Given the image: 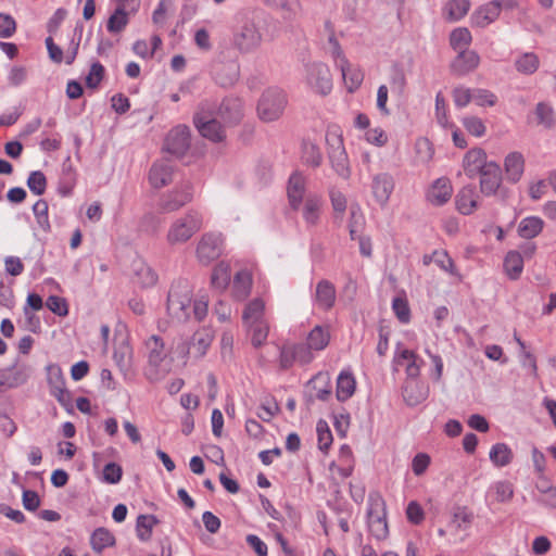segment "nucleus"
<instances>
[{
    "label": "nucleus",
    "mask_w": 556,
    "mask_h": 556,
    "mask_svg": "<svg viewBox=\"0 0 556 556\" xmlns=\"http://www.w3.org/2000/svg\"><path fill=\"white\" fill-rule=\"evenodd\" d=\"M265 304L261 299H254L244 308L242 320L251 336L254 348L263 345L268 337L269 326L264 318Z\"/></svg>",
    "instance_id": "nucleus-1"
},
{
    "label": "nucleus",
    "mask_w": 556,
    "mask_h": 556,
    "mask_svg": "<svg viewBox=\"0 0 556 556\" xmlns=\"http://www.w3.org/2000/svg\"><path fill=\"white\" fill-rule=\"evenodd\" d=\"M192 291L187 281L172 285L167 296V313L176 321L182 323L191 315Z\"/></svg>",
    "instance_id": "nucleus-2"
},
{
    "label": "nucleus",
    "mask_w": 556,
    "mask_h": 556,
    "mask_svg": "<svg viewBox=\"0 0 556 556\" xmlns=\"http://www.w3.org/2000/svg\"><path fill=\"white\" fill-rule=\"evenodd\" d=\"M201 228V214L190 210L170 225L166 236L167 242L172 245L185 243Z\"/></svg>",
    "instance_id": "nucleus-3"
},
{
    "label": "nucleus",
    "mask_w": 556,
    "mask_h": 556,
    "mask_svg": "<svg viewBox=\"0 0 556 556\" xmlns=\"http://www.w3.org/2000/svg\"><path fill=\"white\" fill-rule=\"evenodd\" d=\"M326 143L328 146V157L334 172L343 179H349L351 168L348 154L343 146V139L338 129L329 128L326 132Z\"/></svg>",
    "instance_id": "nucleus-4"
},
{
    "label": "nucleus",
    "mask_w": 556,
    "mask_h": 556,
    "mask_svg": "<svg viewBox=\"0 0 556 556\" xmlns=\"http://www.w3.org/2000/svg\"><path fill=\"white\" fill-rule=\"evenodd\" d=\"M287 105L285 92L277 88H269L263 92L257 104L258 117L266 123L277 121Z\"/></svg>",
    "instance_id": "nucleus-5"
},
{
    "label": "nucleus",
    "mask_w": 556,
    "mask_h": 556,
    "mask_svg": "<svg viewBox=\"0 0 556 556\" xmlns=\"http://www.w3.org/2000/svg\"><path fill=\"white\" fill-rule=\"evenodd\" d=\"M231 42L240 53H250L261 46L262 34L253 21L247 20L236 27Z\"/></svg>",
    "instance_id": "nucleus-6"
},
{
    "label": "nucleus",
    "mask_w": 556,
    "mask_h": 556,
    "mask_svg": "<svg viewBox=\"0 0 556 556\" xmlns=\"http://www.w3.org/2000/svg\"><path fill=\"white\" fill-rule=\"evenodd\" d=\"M144 355L149 363L150 375H156L163 368L169 350L161 336L152 334L144 341Z\"/></svg>",
    "instance_id": "nucleus-7"
},
{
    "label": "nucleus",
    "mask_w": 556,
    "mask_h": 556,
    "mask_svg": "<svg viewBox=\"0 0 556 556\" xmlns=\"http://www.w3.org/2000/svg\"><path fill=\"white\" fill-rule=\"evenodd\" d=\"M306 83L317 93L328 94L332 89V77L329 67L321 62L306 65Z\"/></svg>",
    "instance_id": "nucleus-8"
},
{
    "label": "nucleus",
    "mask_w": 556,
    "mask_h": 556,
    "mask_svg": "<svg viewBox=\"0 0 556 556\" xmlns=\"http://www.w3.org/2000/svg\"><path fill=\"white\" fill-rule=\"evenodd\" d=\"M224 249V240L220 233L206 232L202 235L197 245V258L201 264L208 265L217 260Z\"/></svg>",
    "instance_id": "nucleus-9"
},
{
    "label": "nucleus",
    "mask_w": 556,
    "mask_h": 556,
    "mask_svg": "<svg viewBox=\"0 0 556 556\" xmlns=\"http://www.w3.org/2000/svg\"><path fill=\"white\" fill-rule=\"evenodd\" d=\"M193 197L192 186L190 182H185L178 189L163 194L159 201V208L162 213L176 212L189 202Z\"/></svg>",
    "instance_id": "nucleus-10"
},
{
    "label": "nucleus",
    "mask_w": 556,
    "mask_h": 556,
    "mask_svg": "<svg viewBox=\"0 0 556 556\" xmlns=\"http://www.w3.org/2000/svg\"><path fill=\"white\" fill-rule=\"evenodd\" d=\"M47 381L50 388V394L64 407H68L72 397L65 388V379L59 365L51 364L47 366Z\"/></svg>",
    "instance_id": "nucleus-11"
},
{
    "label": "nucleus",
    "mask_w": 556,
    "mask_h": 556,
    "mask_svg": "<svg viewBox=\"0 0 556 556\" xmlns=\"http://www.w3.org/2000/svg\"><path fill=\"white\" fill-rule=\"evenodd\" d=\"M212 77L220 87L233 86L240 76V66L236 61H216L212 65Z\"/></svg>",
    "instance_id": "nucleus-12"
},
{
    "label": "nucleus",
    "mask_w": 556,
    "mask_h": 556,
    "mask_svg": "<svg viewBox=\"0 0 556 556\" xmlns=\"http://www.w3.org/2000/svg\"><path fill=\"white\" fill-rule=\"evenodd\" d=\"M190 147V129L185 125L173 128L165 140V148L170 154L180 157Z\"/></svg>",
    "instance_id": "nucleus-13"
},
{
    "label": "nucleus",
    "mask_w": 556,
    "mask_h": 556,
    "mask_svg": "<svg viewBox=\"0 0 556 556\" xmlns=\"http://www.w3.org/2000/svg\"><path fill=\"white\" fill-rule=\"evenodd\" d=\"M194 125L199 132L214 142L222 141L225 138V129L220 123L210 115L198 112L193 118Z\"/></svg>",
    "instance_id": "nucleus-14"
},
{
    "label": "nucleus",
    "mask_w": 556,
    "mask_h": 556,
    "mask_svg": "<svg viewBox=\"0 0 556 556\" xmlns=\"http://www.w3.org/2000/svg\"><path fill=\"white\" fill-rule=\"evenodd\" d=\"M480 64V56L475 50H460L451 62L450 68L453 75L458 77L473 72Z\"/></svg>",
    "instance_id": "nucleus-15"
},
{
    "label": "nucleus",
    "mask_w": 556,
    "mask_h": 556,
    "mask_svg": "<svg viewBox=\"0 0 556 556\" xmlns=\"http://www.w3.org/2000/svg\"><path fill=\"white\" fill-rule=\"evenodd\" d=\"M394 190V179L388 173H380L372 177L371 192L380 206H386Z\"/></svg>",
    "instance_id": "nucleus-16"
},
{
    "label": "nucleus",
    "mask_w": 556,
    "mask_h": 556,
    "mask_svg": "<svg viewBox=\"0 0 556 556\" xmlns=\"http://www.w3.org/2000/svg\"><path fill=\"white\" fill-rule=\"evenodd\" d=\"M480 190L485 195L494 194L501 186L502 172L500 166L494 162H489L480 174Z\"/></svg>",
    "instance_id": "nucleus-17"
},
{
    "label": "nucleus",
    "mask_w": 556,
    "mask_h": 556,
    "mask_svg": "<svg viewBox=\"0 0 556 556\" xmlns=\"http://www.w3.org/2000/svg\"><path fill=\"white\" fill-rule=\"evenodd\" d=\"M174 168L166 160L156 161L150 168L149 181L155 189L167 186L173 180Z\"/></svg>",
    "instance_id": "nucleus-18"
},
{
    "label": "nucleus",
    "mask_w": 556,
    "mask_h": 556,
    "mask_svg": "<svg viewBox=\"0 0 556 556\" xmlns=\"http://www.w3.org/2000/svg\"><path fill=\"white\" fill-rule=\"evenodd\" d=\"M453 188L445 177L438 178L427 192V200L434 206L445 204L452 197Z\"/></svg>",
    "instance_id": "nucleus-19"
},
{
    "label": "nucleus",
    "mask_w": 556,
    "mask_h": 556,
    "mask_svg": "<svg viewBox=\"0 0 556 556\" xmlns=\"http://www.w3.org/2000/svg\"><path fill=\"white\" fill-rule=\"evenodd\" d=\"M402 394L407 405L416 406L428 397V388L417 378H407Z\"/></svg>",
    "instance_id": "nucleus-20"
},
{
    "label": "nucleus",
    "mask_w": 556,
    "mask_h": 556,
    "mask_svg": "<svg viewBox=\"0 0 556 556\" xmlns=\"http://www.w3.org/2000/svg\"><path fill=\"white\" fill-rule=\"evenodd\" d=\"M336 65L341 71L342 78L348 90L350 92L355 91L363 83V72L358 67L352 65L346 58L338 61Z\"/></svg>",
    "instance_id": "nucleus-21"
},
{
    "label": "nucleus",
    "mask_w": 556,
    "mask_h": 556,
    "mask_svg": "<svg viewBox=\"0 0 556 556\" xmlns=\"http://www.w3.org/2000/svg\"><path fill=\"white\" fill-rule=\"evenodd\" d=\"M501 3L497 1H491L473 12L471 21L475 26L485 27L493 23L501 13Z\"/></svg>",
    "instance_id": "nucleus-22"
},
{
    "label": "nucleus",
    "mask_w": 556,
    "mask_h": 556,
    "mask_svg": "<svg viewBox=\"0 0 556 556\" xmlns=\"http://www.w3.org/2000/svg\"><path fill=\"white\" fill-rule=\"evenodd\" d=\"M488 164L486 154L482 149H472L464 157V170L470 178L481 174Z\"/></svg>",
    "instance_id": "nucleus-23"
},
{
    "label": "nucleus",
    "mask_w": 556,
    "mask_h": 556,
    "mask_svg": "<svg viewBox=\"0 0 556 556\" xmlns=\"http://www.w3.org/2000/svg\"><path fill=\"white\" fill-rule=\"evenodd\" d=\"M394 362L397 365H406L407 378H417L420 374L422 359L414 352L403 349L395 354Z\"/></svg>",
    "instance_id": "nucleus-24"
},
{
    "label": "nucleus",
    "mask_w": 556,
    "mask_h": 556,
    "mask_svg": "<svg viewBox=\"0 0 556 556\" xmlns=\"http://www.w3.org/2000/svg\"><path fill=\"white\" fill-rule=\"evenodd\" d=\"M305 179L301 174H293L289 178L288 199L293 210H299L305 199Z\"/></svg>",
    "instance_id": "nucleus-25"
},
{
    "label": "nucleus",
    "mask_w": 556,
    "mask_h": 556,
    "mask_svg": "<svg viewBox=\"0 0 556 556\" xmlns=\"http://www.w3.org/2000/svg\"><path fill=\"white\" fill-rule=\"evenodd\" d=\"M218 116L227 124H236L242 117V102L237 98H226L219 109Z\"/></svg>",
    "instance_id": "nucleus-26"
},
{
    "label": "nucleus",
    "mask_w": 556,
    "mask_h": 556,
    "mask_svg": "<svg viewBox=\"0 0 556 556\" xmlns=\"http://www.w3.org/2000/svg\"><path fill=\"white\" fill-rule=\"evenodd\" d=\"M321 198L317 194L305 195L302 216L308 226H316L319 222L321 210Z\"/></svg>",
    "instance_id": "nucleus-27"
},
{
    "label": "nucleus",
    "mask_w": 556,
    "mask_h": 556,
    "mask_svg": "<svg viewBox=\"0 0 556 556\" xmlns=\"http://www.w3.org/2000/svg\"><path fill=\"white\" fill-rule=\"evenodd\" d=\"M315 300L319 308L328 311L336 302V288L329 280H321L316 286Z\"/></svg>",
    "instance_id": "nucleus-28"
},
{
    "label": "nucleus",
    "mask_w": 556,
    "mask_h": 556,
    "mask_svg": "<svg viewBox=\"0 0 556 556\" xmlns=\"http://www.w3.org/2000/svg\"><path fill=\"white\" fill-rule=\"evenodd\" d=\"M507 180L517 182L520 180L525 170V159L519 152H510L504 162Z\"/></svg>",
    "instance_id": "nucleus-29"
},
{
    "label": "nucleus",
    "mask_w": 556,
    "mask_h": 556,
    "mask_svg": "<svg viewBox=\"0 0 556 556\" xmlns=\"http://www.w3.org/2000/svg\"><path fill=\"white\" fill-rule=\"evenodd\" d=\"M213 333L210 329H200L195 331L191 338L189 352L195 357H202L205 355L207 349L212 344Z\"/></svg>",
    "instance_id": "nucleus-30"
},
{
    "label": "nucleus",
    "mask_w": 556,
    "mask_h": 556,
    "mask_svg": "<svg viewBox=\"0 0 556 556\" xmlns=\"http://www.w3.org/2000/svg\"><path fill=\"white\" fill-rule=\"evenodd\" d=\"M456 206L464 215L471 214L477 207V195L473 186L464 187L456 195Z\"/></svg>",
    "instance_id": "nucleus-31"
},
{
    "label": "nucleus",
    "mask_w": 556,
    "mask_h": 556,
    "mask_svg": "<svg viewBox=\"0 0 556 556\" xmlns=\"http://www.w3.org/2000/svg\"><path fill=\"white\" fill-rule=\"evenodd\" d=\"M469 9V0H448L443 8V16L448 22H457L468 13Z\"/></svg>",
    "instance_id": "nucleus-32"
},
{
    "label": "nucleus",
    "mask_w": 556,
    "mask_h": 556,
    "mask_svg": "<svg viewBox=\"0 0 556 556\" xmlns=\"http://www.w3.org/2000/svg\"><path fill=\"white\" fill-rule=\"evenodd\" d=\"M356 382L351 372L342 371L337 379V393L338 401L344 402L349 400L355 392Z\"/></svg>",
    "instance_id": "nucleus-33"
},
{
    "label": "nucleus",
    "mask_w": 556,
    "mask_h": 556,
    "mask_svg": "<svg viewBox=\"0 0 556 556\" xmlns=\"http://www.w3.org/2000/svg\"><path fill=\"white\" fill-rule=\"evenodd\" d=\"M544 227V222L538 216H528L521 219L518 226V235L523 239L535 238Z\"/></svg>",
    "instance_id": "nucleus-34"
},
{
    "label": "nucleus",
    "mask_w": 556,
    "mask_h": 556,
    "mask_svg": "<svg viewBox=\"0 0 556 556\" xmlns=\"http://www.w3.org/2000/svg\"><path fill=\"white\" fill-rule=\"evenodd\" d=\"M252 278L249 271L240 270L235 275L232 292L236 299L244 300L251 291Z\"/></svg>",
    "instance_id": "nucleus-35"
},
{
    "label": "nucleus",
    "mask_w": 556,
    "mask_h": 556,
    "mask_svg": "<svg viewBox=\"0 0 556 556\" xmlns=\"http://www.w3.org/2000/svg\"><path fill=\"white\" fill-rule=\"evenodd\" d=\"M230 282V266L226 262H219L213 269L211 285L213 288L223 291Z\"/></svg>",
    "instance_id": "nucleus-36"
},
{
    "label": "nucleus",
    "mask_w": 556,
    "mask_h": 556,
    "mask_svg": "<svg viewBox=\"0 0 556 556\" xmlns=\"http://www.w3.org/2000/svg\"><path fill=\"white\" fill-rule=\"evenodd\" d=\"M308 387L316 391L315 397L320 401H327L331 395L330 377L328 374H317L308 381Z\"/></svg>",
    "instance_id": "nucleus-37"
},
{
    "label": "nucleus",
    "mask_w": 556,
    "mask_h": 556,
    "mask_svg": "<svg viewBox=\"0 0 556 556\" xmlns=\"http://www.w3.org/2000/svg\"><path fill=\"white\" fill-rule=\"evenodd\" d=\"M513 451L505 443H496L491 447L490 460L496 467H505L513 460Z\"/></svg>",
    "instance_id": "nucleus-38"
},
{
    "label": "nucleus",
    "mask_w": 556,
    "mask_h": 556,
    "mask_svg": "<svg viewBox=\"0 0 556 556\" xmlns=\"http://www.w3.org/2000/svg\"><path fill=\"white\" fill-rule=\"evenodd\" d=\"M329 340V331L321 326H315L307 336L306 344L313 351H321L328 345Z\"/></svg>",
    "instance_id": "nucleus-39"
},
{
    "label": "nucleus",
    "mask_w": 556,
    "mask_h": 556,
    "mask_svg": "<svg viewBox=\"0 0 556 556\" xmlns=\"http://www.w3.org/2000/svg\"><path fill=\"white\" fill-rule=\"evenodd\" d=\"M365 224L364 214L358 204H352L350 207L349 232L351 240H356Z\"/></svg>",
    "instance_id": "nucleus-40"
},
{
    "label": "nucleus",
    "mask_w": 556,
    "mask_h": 556,
    "mask_svg": "<svg viewBox=\"0 0 556 556\" xmlns=\"http://www.w3.org/2000/svg\"><path fill=\"white\" fill-rule=\"evenodd\" d=\"M90 543L94 552L101 553L104 548L114 544V536L109 530L98 528L91 534Z\"/></svg>",
    "instance_id": "nucleus-41"
},
{
    "label": "nucleus",
    "mask_w": 556,
    "mask_h": 556,
    "mask_svg": "<svg viewBox=\"0 0 556 556\" xmlns=\"http://www.w3.org/2000/svg\"><path fill=\"white\" fill-rule=\"evenodd\" d=\"M471 40V34L466 27L455 28L450 35V45L457 52L460 50H468Z\"/></svg>",
    "instance_id": "nucleus-42"
},
{
    "label": "nucleus",
    "mask_w": 556,
    "mask_h": 556,
    "mask_svg": "<svg viewBox=\"0 0 556 556\" xmlns=\"http://www.w3.org/2000/svg\"><path fill=\"white\" fill-rule=\"evenodd\" d=\"M504 268L511 279H517L523 269V260L519 252L510 251L504 260Z\"/></svg>",
    "instance_id": "nucleus-43"
},
{
    "label": "nucleus",
    "mask_w": 556,
    "mask_h": 556,
    "mask_svg": "<svg viewBox=\"0 0 556 556\" xmlns=\"http://www.w3.org/2000/svg\"><path fill=\"white\" fill-rule=\"evenodd\" d=\"M132 351L131 348L123 342L114 349L113 359L122 371L129 370L131 366Z\"/></svg>",
    "instance_id": "nucleus-44"
},
{
    "label": "nucleus",
    "mask_w": 556,
    "mask_h": 556,
    "mask_svg": "<svg viewBox=\"0 0 556 556\" xmlns=\"http://www.w3.org/2000/svg\"><path fill=\"white\" fill-rule=\"evenodd\" d=\"M329 197L334 212V219L341 225L346 210V198L340 190L334 188L330 190Z\"/></svg>",
    "instance_id": "nucleus-45"
},
{
    "label": "nucleus",
    "mask_w": 556,
    "mask_h": 556,
    "mask_svg": "<svg viewBox=\"0 0 556 556\" xmlns=\"http://www.w3.org/2000/svg\"><path fill=\"white\" fill-rule=\"evenodd\" d=\"M539 58L536 54L528 52L518 58L515 66L519 73L530 75L533 74L539 67Z\"/></svg>",
    "instance_id": "nucleus-46"
},
{
    "label": "nucleus",
    "mask_w": 556,
    "mask_h": 556,
    "mask_svg": "<svg viewBox=\"0 0 556 556\" xmlns=\"http://www.w3.org/2000/svg\"><path fill=\"white\" fill-rule=\"evenodd\" d=\"M128 24V14L123 8H117L108 20V30L110 33H121Z\"/></svg>",
    "instance_id": "nucleus-47"
},
{
    "label": "nucleus",
    "mask_w": 556,
    "mask_h": 556,
    "mask_svg": "<svg viewBox=\"0 0 556 556\" xmlns=\"http://www.w3.org/2000/svg\"><path fill=\"white\" fill-rule=\"evenodd\" d=\"M325 29L328 33V45H329V53L334 59V62L341 61V59H345L342 48L336 38L334 30L332 24L327 21L325 23Z\"/></svg>",
    "instance_id": "nucleus-48"
},
{
    "label": "nucleus",
    "mask_w": 556,
    "mask_h": 556,
    "mask_svg": "<svg viewBox=\"0 0 556 556\" xmlns=\"http://www.w3.org/2000/svg\"><path fill=\"white\" fill-rule=\"evenodd\" d=\"M368 527L370 533L378 540H382L388 535V525L386 518L378 515H369Z\"/></svg>",
    "instance_id": "nucleus-49"
},
{
    "label": "nucleus",
    "mask_w": 556,
    "mask_h": 556,
    "mask_svg": "<svg viewBox=\"0 0 556 556\" xmlns=\"http://www.w3.org/2000/svg\"><path fill=\"white\" fill-rule=\"evenodd\" d=\"M157 519L152 515H140L137 518V532L140 540H148L151 536L152 528Z\"/></svg>",
    "instance_id": "nucleus-50"
},
{
    "label": "nucleus",
    "mask_w": 556,
    "mask_h": 556,
    "mask_svg": "<svg viewBox=\"0 0 556 556\" xmlns=\"http://www.w3.org/2000/svg\"><path fill=\"white\" fill-rule=\"evenodd\" d=\"M27 187L36 195L43 194L47 188V179L45 174L40 170L31 172L27 179Z\"/></svg>",
    "instance_id": "nucleus-51"
},
{
    "label": "nucleus",
    "mask_w": 556,
    "mask_h": 556,
    "mask_svg": "<svg viewBox=\"0 0 556 556\" xmlns=\"http://www.w3.org/2000/svg\"><path fill=\"white\" fill-rule=\"evenodd\" d=\"M122 477L123 468L114 462L108 463L102 470V481L108 484H117Z\"/></svg>",
    "instance_id": "nucleus-52"
},
{
    "label": "nucleus",
    "mask_w": 556,
    "mask_h": 556,
    "mask_svg": "<svg viewBox=\"0 0 556 556\" xmlns=\"http://www.w3.org/2000/svg\"><path fill=\"white\" fill-rule=\"evenodd\" d=\"M303 160L306 164L318 167L323 161V155L319 148L312 142H304Z\"/></svg>",
    "instance_id": "nucleus-53"
},
{
    "label": "nucleus",
    "mask_w": 556,
    "mask_h": 556,
    "mask_svg": "<svg viewBox=\"0 0 556 556\" xmlns=\"http://www.w3.org/2000/svg\"><path fill=\"white\" fill-rule=\"evenodd\" d=\"M535 115L538 118V123L543 125L544 127L551 128L554 126V111L548 104L544 102L538 103L535 109Z\"/></svg>",
    "instance_id": "nucleus-54"
},
{
    "label": "nucleus",
    "mask_w": 556,
    "mask_h": 556,
    "mask_svg": "<svg viewBox=\"0 0 556 556\" xmlns=\"http://www.w3.org/2000/svg\"><path fill=\"white\" fill-rule=\"evenodd\" d=\"M318 447L320 451L326 452L332 443V433L328 427V424L324 420H319L316 426Z\"/></svg>",
    "instance_id": "nucleus-55"
},
{
    "label": "nucleus",
    "mask_w": 556,
    "mask_h": 556,
    "mask_svg": "<svg viewBox=\"0 0 556 556\" xmlns=\"http://www.w3.org/2000/svg\"><path fill=\"white\" fill-rule=\"evenodd\" d=\"M416 156L419 162L427 163L433 156L432 143L427 138H419L415 143Z\"/></svg>",
    "instance_id": "nucleus-56"
},
{
    "label": "nucleus",
    "mask_w": 556,
    "mask_h": 556,
    "mask_svg": "<svg viewBox=\"0 0 556 556\" xmlns=\"http://www.w3.org/2000/svg\"><path fill=\"white\" fill-rule=\"evenodd\" d=\"M392 308L402 324H407L410 320V309L408 303L403 298H395L392 302Z\"/></svg>",
    "instance_id": "nucleus-57"
},
{
    "label": "nucleus",
    "mask_w": 556,
    "mask_h": 556,
    "mask_svg": "<svg viewBox=\"0 0 556 556\" xmlns=\"http://www.w3.org/2000/svg\"><path fill=\"white\" fill-rule=\"evenodd\" d=\"M33 212L39 226L43 230L49 229L50 224L48 218V203L45 200H38L33 206Z\"/></svg>",
    "instance_id": "nucleus-58"
},
{
    "label": "nucleus",
    "mask_w": 556,
    "mask_h": 556,
    "mask_svg": "<svg viewBox=\"0 0 556 556\" xmlns=\"http://www.w3.org/2000/svg\"><path fill=\"white\" fill-rule=\"evenodd\" d=\"M47 307L58 316L64 317L68 314L66 300L58 295H50L46 301Z\"/></svg>",
    "instance_id": "nucleus-59"
},
{
    "label": "nucleus",
    "mask_w": 556,
    "mask_h": 556,
    "mask_svg": "<svg viewBox=\"0 0 556 556\" xmlns=\"http://www.w3.org/2000/svg\"><path fill=\"white\" fill-rule=\"evenodd\" d=\"M104 76V67L101 63L94 62L91 64L89 74L86 77V85L88 88H97Z\"/></svg>",
    "instance_id": "nucleus-60"
},
{
    "label": "nucleus",
    "mask_w": 556,
    "mask_h": 556,
    "mask_svg": "<svg viewBox=\"0 0 556 556\" xmlns=\"http://www.w3.org/2000/svg\"><path fill=\"white\" fill-rule=\"evenodd\" d=\"M493 489L497 502L505 503L510 501L514 496L513 484L508 481H498L494 483Z\"/></svg>",
    "instance_id": "nucleus-61"
},
{
    "label": "nucleus",
    "mask_w": 556,
    "mask_h": 556,
    "mask_svg": "<svg viewBox=\"0 0 556 556\" xmlns=\"http://www.w3.org/2000/svg\"><path fill=\"white\" fill-rule=\"evenodd\" d=\"M463 125L468 132L476 137H481L485 132L483 122L476 116H468L463 119Z\"/></svg>",
    "instance_id": "nucleus-62"
},
{
    "label": "nucleus",
    "mask_w": 556,
    "mask_h": 556,
    "mask_svg": "<svg viewBox=\"0 0 556 556\" xmlns=\"http://www.w3.org/2000/svg\"><path fill=\"white\" fill-rule=\"evenodd\" d=\"M472 99L481 106H493L496 103V96L486 89H473Z\"/></svg>",
    "instance_id": "nucleus-63"
},
{
    "label": "nucleus",
    "mask_w": 556,
    "mask_h": 556,
    "mask_svg": "<svg viewBox=\"0 0 556 556\" xmlns=\"http://www.w3.org/2000/svg\"><path fill=\"white\" fill-rule=\"evenodd\" d=\"M292 348L294 350L295 358H296L298 363H300L302 365H306L313 361V358H314L313 350L307 344L299 343V344L292 345Z\"/></svg>",
    "instance_id": "nucleus-64"
}]
</instances>
